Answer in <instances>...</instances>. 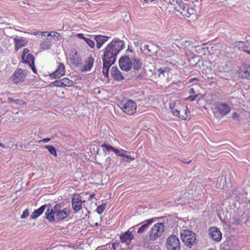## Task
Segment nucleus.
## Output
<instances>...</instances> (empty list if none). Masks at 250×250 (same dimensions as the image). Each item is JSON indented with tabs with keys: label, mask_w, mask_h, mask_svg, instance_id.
I'll use <instances>...</instances> for the list:
<instances>
[{
	"label": "nucleus",
	"mask_w": 250,
	"mask_h": 250,
	"mask_svg": "<svg viewBox=\"0 0 250 250\" xmlns=\"http://www.w3.org/2000/svg\"><path fill=\"white\" fill-rule=\"evenodd\" d=\"M8 100L10 101V102H14L15 100L13 99L12 98H8Z\"/></svg>",
	"instance_id": "56"
},
{
	"label": "nucleus",
	"mask_w": 250,
	"mask_h": 250,
	"mask_svg": "<svg viewBox=\"0 0 250 250\" xmlns=\"http://www.w3.org/2000/svg\"><path fill=\"white\" fill-rule=\"evenodd\" d=\"M236 46L240 50H243L249 54L250 53V43L241 41L236 43Z\"/></svg>",
	"instance_id": "19"
},
{
	"label": "nucleus",
	"mask_w": 250,
	"mask_h": 250,
	"mask_svg": "<svg viewBox=\"0 0 250 250\" xmlns=\"http://www.w3.org/2000/svg\"><path fill=\"white\" fill-rule=\"evenodd\" d=\"M174 46L172 45L171 46L166 48L164 50V56L165 57H170L174 55V51L173 48Z\"/></svg>",
	"instance_id": "30"
},
{
	"label": "nucleus",
	"mask_w": 250,
	"mask_h": 250,
	"mask_svg": "<svg viewBox=\"0 0 250 250\" xmlns=\"http://www.w3.org/2000/svg\"><path fill=\"white\" fill-rule=\"evenodd\" d=\"M113 152L114 153L118 156H121L123 157V160L124 161L128 162L129 161L126 160L125 159V158H131V156L127 155L125 154L124 152H128V151H125L123 149H121V150H119L118 149L114 148L113 150Z\"/></svg>",
	"instance_id": "27"
},
{
	"label": "nucleus",
	"mask_w": 250,
	"mask_h": 250,
	"mask_svg": "<svg viewBox=\"0 0 250 250\" xmlns=\"http://www.w3.org/2000/svg\"><path fill=\"white\" fill-rule=\"evenodd\" d=\"M85 42L91 48H93L94 47L95 45L94 41L90 39L88 37L87 38Z\"/></svg>",
	"instance_id": "35"
},
{
	"label": "nucleus",
	"mask_w": 250,
	"mask_h": 250,
	"mask_svg": "<svg viewBox=\"0 0 250 250\" xmlns=\"http://www.w3.org/2000/svg\"><path fill=\"white\" fill-rule=\"evenodd\" d=\"M55 215L57 222H59L66 218L70 214V209L68 208H63L61 204H56L54 206Z\"/></svg>",
	"instance_id": "6"
},
{
	"label": "nucleus",
	"mask_w": 250,
	"mask_h": 250,
	"mask_svg": "<svg viewBox=\"0 0 250 250\" xmlns=\"http://www.w3.org/2000/svg\"><path fill=\"white\" fill-rule=\"evenodd\" d=\"M51 45V40L49 38H46L42 42L40 46L41 49L46 50L49 49Z\"/></svg>",
	"instance_id": "28"
},
{
	"label": "nucleus",
	"mask_w": 250,
	"mask_h": 250,
	"mask_svg": "<svg viewBox=\"0 0 250 250\" xmlns=\"http://www.w3.org/2000/svg\"><path fill=\"white\" fill-rule=\"evenodd\" d=\"M165 225L162 223H157L154 224L148 232L149 240L155 241L161 238L164 232Z\"/></svg>",
	"instance_id": "3"
},
{
	"label": "nucleus",
	"mask_w": 250,
	"mask_h": 250,
	"mask_svg": "<svg viewBox=\"0 0 250 250\" xmlns=\"http://www.w3.org/2000/svg\"><path fill=\"white\" fill-rule=\"evenodd\" d=\"M94 195H95L94 194H90L89 197L88 198V199L90 200L91 199H92V198H93L94 197Z\"/></svg>",
	"instance_id": "55"
},
{
	"label": "nucleus",
	"mask_w": 250,
	"mask_h": 250,
	"mask_svg": "<svg viewBox=\"0 0 250 250\" xmlns=\"http://www.w3.org/2000/svg\"><path fill=\"white\" fill-rule=\"evenodd\" d=\"M0 147L4 148H11V147H10L8 145H5L1 143H0Z\"/></svg>",
	"instance_id": "46"
},
{
	"label": "nucleus",
	"mask_w": 250,
	"mask_h": 250,
	"mask_svg": "<svg viewBox=\"0 0 250 250\" xmlns=\"http://www.w3.org/2000/svg\"><path fill=\"white\" fill-rule=\"evenodd\" d=\"M185 115H182L181 116H180V117H179L182 120H186L188 116L189 112L188 111V107H186V110H185Z\"/></svg>",
	"instance_id": "38"
},
{
	"label": "nucleus",
	"mask_w": 250,
	"mask_h": 250,
	"mask_svg": "<svg viewBox=\"0 0 250 250\" xmlns=\"http://www.w3.org/2000/svg\"><path fill=\"white\" fill-rule=\"evenodd\" d=\"M21 59L23 63H27L28 65L34 63V57L29 53V50L27 48L23 49L21 55Z\"/></svg>",
	"instance_id": "13"
},
{
	"label": "nucleus",
	"mask_w": 250,
	"mask_h": 250,
	"mask_svg": "<svg viewBox=\"0 0 250 250\" xmlns=\"http://www.w3.org/2000/svg\"><path fill=\"white\" fill-rule=\"evenodd\" d=\"M198 94H196L193 96H189L187 98H186L185 99V101H193L195 100V99L198 97Z\"/></svg>",
	"instance_id": "39"
},
{
	"label": "nucleus",
	"mask_w": 250,
	"mask_h": 250,
	"mask_svg": "<svg viewBox=\"0 0 250 250\" xmlns=\"http://www.w3.org/2000/svg\"><path fill=\"white\" fill-rule=\"evenodd\" d=\"M195 80H196V78H193V79H191V80L190 81V82H191V81H192L193 80V81H195Z\"/></svg>",
	"instance_id": "58"
},
{
	"label": "nucleus",
	"mask_w": 250,
	"mask_h": 250,
	"mask_svg": "<svg viewBox=\"0 0 250 250\" xmlns=\"http://www.w3.org/2000/svg\"><path fill=\"white\" fill-rule=\"evenodd\" d=\"M210 237L216 242H219L222 239V233L220 230L216 227H212L209 229Z\"/></svg>",
	"instance_id": "15"
},
{
	"label": "nucleus",
	"mask_w": 250,
	"mask_h": 250,
	"mask_svg": "<svg viewBox=\"0 0 250 250\" xmlns=\"http://www.w3.org/2000/svg\"><path fill=\"white\" fill-rule=\"evenodd\" d=\"M120 68L125 71L130 70L132 67L131 57L125 56L122 57L119 61Z\"/></svg>",
	"instance_id": "10"
},
{
	"label": "nucleus",
	"mask_w": 250,
	"mask_h": 250,
	"mask_svg": "<svg viewBox=\"0 0 250 250\" xmlns=\"http://www.w3.org/2000/svg\"><path fill=\"white\" fill-rule=\"evenodd\" d=\"M77 36L80 39H83V40L84 41H85L86 39H87V38L89 36V35H87V37H85L83 35V34L82 33H78L77 35Z\"/></svg>",
	"instance_id": "42"
},
{
	"label": "nucleus",
	"mask_w": 250,
	"mask_h": 250,
	"mask_svg": "<svg viewBox=\"0 0 250 250\" xmlns=\"http://www.w3.org/2000/svg\"><path fill=\"white\" fill-rule=\"evenodd\" d=\"M191 160L186 161L185 159L182 160V162L184 163L189 164L191 162Z\"/></svg>",
	"instance_id": "50"
},
{
	"label": "nucleus",
	"mask_w": 250,
	"mask_h": 250,
	"mask_svg": "<svg viewBox=\"0 0 250 250\" xmlns=\"http://www.w3.org/2000/svg\"><path fill=\"white\" fill-rule=\"evenodd\" d=\"M43 147L47 149L49 153L53 156L55 157L57 156L56 149L53 146L45 145Z\"/></svg>",
	"instance_id": "32"
},
{
	"label": "nucleus",
	"mask_w": 250,
	"mask_h": 250,
	"mask_svg": "<svg viewBox=\"0 0 250 250\" xmlns=\"http://www.w3.org/2000/svg\"><path fill=\"white\" fill-rule=\"evenodd\" d=\"M134 229V226L130 228L127 231L120 235V239L121 243H125L127 245L130 244L131 241L134 237V234L132 233Z\"/></svg>",
	"instance_id": "9"
},
{
	"label": "nucleus",
	"mask_w": 250,
	"mask_h": 250,
	"mask_svg": "<svg viewBox=\"0 0 250 250\" xmlns=\"http://www.w3.org/2000/svg\"><path fill=\"white\" fill-rule=\"evenodd\" d=\"M153 221L154 220L153 219H149L142 222V224L141 226V227L139 228L137 231V233L139 234H141L144 232L148 228V226L150 224H151L153 222Z\"/></svg>",
	"instance_id": "22"
},
{
	"label": "nucleus",
	"mask_w": 250,
	"mask_h": 250,
	"mask_svg": "<svg viewBox=\"0 0 250 250\" xmlns=\"http://www.w3.org/2000/svg\"><path fill=\"white\" fill-rule=\"evenodd\" d=\"M109 37L103 35H97L94 36V40L97 43V47L98 49L101 48L104 43L109 38Z\"/></svg>",
	"instance_id": "20"
},
{
	"label": "nucleus",
	"mask_w": 250,
	"mask_h": 250,
	"mask_svg": "<svg viewBox=\"0 0 250 250\" xmlns=\"http://www.w3.org/2000/svg\"><path fill=\"white\" fill-rule=\"evenodd\" d=\"M239 74L243 78L250 79V65L247 64H244L240 69Z\"/></svg>",
	"instance_id": "21"
},
{
	"label": "nucleus",
	"mask_w": 250,
	"mask_h": 250,
	"mask_svg": "<svg viewBox=\"0 0 250 250\" xmlns=\"http://www.w3.org/2000/svg\"><path fill=\"white\" fill-rule=\"evenodd\" d=\"M125 160H126L129 161L128 162H130L131 161H133V160H135V158L132 157L131 156V158H125Z\"/></svg>",
	"instance_id": "49"
},
{
	"label": "nucleus",
	"mask_w": 250,
	"mask_h": 250,
	"mask_svg": "<svg viewBox=\"0 0 250 250\" xmlns=\"http://www.w3.org/2000/svg\"><path fill=\"white\" fill-rule=\"evenodd\" d=\"M166 68H160L158 70V77H160L161 74L164 75V73L166 71Z\"/></svg>",
	"instance_id": "41"
},
{
	"label": "nucleus",
	"mask_w": 250,
	"mask_h": 250,
	"mask_svg": "<svg viewBox=\"0 0 250 250\" xmlns=\"http://www.w3.org/2000/svg\"><path fill=\"white\" fill-rule=\"evenodd\" d=\"M65 73V66L62 62H57V67L56 70L50 74L51 79H55L63 76Z\"/></svg>",
	"instance_id": "12"
},
{
	"label": "nucleus",
	"mask_w": 250,
	"mask_h": 250,
	"mask_svg": "<svg viewBox=\"0 0 250 250\" xmlns=\"http://www.w3.org/2000/svg\"><path fill=\"white\" fill-rule=\"evenodd\" d=\"M110 161H111V159H110V158L109 157H107L106 159L105 162L108 165L110 164Z\"/></svg>",
	"instance_id": "48"
},
{
	"label": "nucleus",
	"mask_w": 250,
	"mask_h": 250,
	"mask_svg": "<svg viewBox=\"0 0 250 250\" xmlns=\"http://www.w3.org/2000/svg\"><path fill=\"white\" fill-rule=\"evenodd\" d=\"M102 147L104 148L106 151H113L114 149V147L110 145H107V144H103L102 145Z\"/></svg>",
	"instance_id": "37"
},
{
	"label": "nucleus",
	"mask_w": 250,
	"mask_h": 250,
	"mask_svg": "<svg viewBox=\"0 0 250 250\" xmlns=\"http://www.w3.org/2000/svg\"><path fill=\"white\" fill-rule=\"evenodd\" d=\"M94 61L93 57L89 56L84 61V64L81 68V71L86 72L90 70L93 65Z\"/></svg>",
	"instance_id": "18"
},
{
	"label": "nucleus",
	"mask_w": 250,
	"mask_h": 250,
	"mask_svg": "<svg viewBox=\"0 0 250 250\" xmlns=\"http://www.w3.org/2000/svg\"><path fill=\"white\" fill-rule=\"evenodd\" d=\"M118 106L123 112L129 115H134L136 112L137 104L131 100L120 101Z\"/></svg>",
	"instance_id": "2"
},
{
	"label": "nucleus",
	"mask_w": 250,
	"mask_h": 250,
	"mask_svg": "<svg viewBox=\"0 0 250 250\" xmlns=\"http://www.w3.org/2000/svg\"><path fill=\"white\" fill-rule=\"evenodd\" d=\"M14 102L17 104H25V103L23 102L21 100H15L14 101Z\"/></svg>",
	"instance_id": "45"
},
{
	"label": "nucleus",
	"mask_w": 250,
	"mask_h": 250,
	"mask_svg": "<svg viewBox=\"0 0 250 250\" xmlns=\"http://www.w3.org/2000/svg\"><path fill=\"white\" fill-rule=\"evenodd\" d=\"M110 74L113 79L116 81H122L124 79L123 75L116 67L113 66L111 68Z\"/></svg>",
	"instance_id": "16"
},
{
	"label": "nucleus",
	"mask_w": 250,
	"mask_h": 250,
	"mask_svg": "<svg viewBox=\"0 0 250 250\" xmlns=\"http://www.w3.org/2000/svg\"><path fill=\"white\" fill-rule=\"evenodd\" d=\"M28 65L30 67V68H31L33 73L35 74H36L37 72V70L36 69L35 66L34 65V63L33 64H30Z\"/></svg>",
	"instance_id": "44"
},
{
	"label": "nucleus",
	"mask_w": 250,
	"mask_h": 250,
	"mask_svg": "<svg viewBox=\"0 0 250 250\" xmlns=\"http://www.w3.org/2000/svg\"><path fill=\"white\" fill-rule=\"evenodd\" d=\"M45 218L51 222L56 221V215H55V209L53 208H47L45 212Z\"/></svg>",
	"instance_id": "24"
},
{
	"label": "nucleus",
	"mask_w": 250,
	"mask_h": 250,
	"mask_svg": "<svg viewBox=\"0 0 250 250\" xmlns=\"http://www.w3.org/2000/svg\"><path fill=\"white\" fill-rule=\"evenodd\" d=\"M180 237L181 240L185 245L190 248L193 245L195 244V234L189 230H182L180 232Z\"/></svg>",
	"instance_id": "5"
},
{
	"label": "nucleus",
	"mask_w": 250,
	"mask_h": 250,
	"mask_svg": "<svg viewBox=\"0 0 250 250\" xmlns=\"http://www.w3.org/2000/svg\"><path fill=\"white\" fill-rule=\"evenodd\" d=\"M127 52H132V50L131 49H128L127 50Z\"/></svg>",
	"instance_id": "57"
},
{
	"label": "nucleus",
	"mask_w": 250,
	"mask_h": 250,
	"mask_svg": "<svg viewBox=\"0 0 250 250\" xmlns=\"http://www.w3.org/2000/svg\"><path fill=\"white\" fill-rule=\"evenodd\" d=\"M167 250H181L180 243L178 237L174 235H170L166 241Z\"/></svg>",
	"instance_id": "8"
},
{
	"label": "nucleus",
	"mask_w": 250,
	"mask_h": 250,
	"mask_svg": "<svg viewBox=\"0 0 250 250\" xmlns=\"http://www.w3.org/2000/svg\"><path fill=\"white\" fill-rule=\"evenodd\" d=\"M113 64L110 62H103V73L106 78L109 76V69Z\"/></svg>",
	"instance_id": "29"
},
{
	"label": "nucleus",
	"mask_w": 250,
	"mask_h": 250,
	"mask_svg": "<svg viewBox=\"0 0 250 250\" xmlns=\"http://www.w3.org/2000/svg\"><path fill=\"white\" fill-rule=\"evenodd\" d=\"M27 71L25 69H17L11 77L12 82L18 84L23 82L26 79Z\"/></svg>",
	"instance_id": "7"
},
{
	"label": "nucleus",
	"mask_w": 250,
	"mask_h": 250,
	"mask_svg": "<svg viewBox=\"0 0 250 250\" xmlns=\"http://www.w3.org/2000/svg\"><path fill=\"white\" fill-rule=\"evenodd\" d=\"M175 103L174 102H171L169 103V107L173 115L175 116L180 117V111L175 108Z\"/></svg>",
	"instance_id": "31"
},
{
	"label": "nucleus",
	"mask_w": 250,
	"mask_h": 250,
	"mask_svg": "<svg viewBox=\"0 0 250 250\" xmlns=\"http://www.w3.org/2000/svg\"><path fill=\"white\" fill-rule=\"evenodd\" d=\"M48 32H41V35L45 36L46 34H48Z\"/></svg>",
	"instance_id": "52"
},
{
	"label": "nucleus",
	"mask_w": 250,
	"mask_h": 250,
	"mask_svg": "<svg viewBox=\"0 0 250 250\" xmlns=\"http://www.w3.org/2000/svg\"><path fill=\"white\" fill-rule=\"evenodd\" d=\"M105 205H104V204H103V205H101L99 206L97 208L96 211H97V212L99 214H101L102 212H103V211H104V210L105 209Z\"/></svg>",
	"instance_id": "36"
},
{
	"label": "nucleus",
	"mask_w": 250,
	"mask_h": 250,
	"mask_svg": "<svg viewBox=\"0 0 250 250\" xmlns=\"http://www.w3.org/2000/svg\"><path fill=\"white\" fill-rule=\"evenodd\" d=\"M34 34L35 35H41V31H36L34 33Z\"/></svg>",
	"instance_id": "54"
},
{
	"label": "nucleus",
	"mask_w": 250,
	"mask_h": 250,
	"mask_svg": "<svg viewBox=\"0 0 250 250\" xmlns=\"http://www.w3.org/2000/svg\"><path fill=\"white\" fill-rule=\"evenodd\" d=\"M132 66L135 70H140L142 67V63L140 59L135 56H131Z\"/></svg>",
	"instance_id": "26"
},
{
	"label": "nucleus",
	"mask_w": 250,
	"mask_h": 250,
	"mask_svg": "<svg viewBox=\"0 0 250 250\" xmlns=\"http://www.w3.org/2000/svg\"><path fill=\"white\" fill-rule=\"evenodd\" d=\"M188 92L190 94H194L195 93V91L193 88H191L189 89Z\"/></svg>",
	"instance_id": "47"
},
{
	"label": "nucleus",
	"mask_w": 250,
	"mask_h": 250,
	"mask_svg": "<svg viewBox=\"0 0 250 250\" xmlns=\"http://www.w3.org/2000/svg\"><path fill=\"white\" fill-rule=\"evenodd\" d=\"M217 108L220 114L225 116L228 114L231 110L230 107L226 103H219Z\"/></svg>",
	"instance_id": "17"
},
{
	"label": "nucleus",
	"mask_w": 250,
	"mask_h": 250,
	"mask_svg": "<svg viewBox=\"0 0 250 250\" xmlns=\"http://www.w3.org/2000/svg\"><path fill=\"white\" fill-rule=\"evenodd\" d=\"M195 80H196V78H193V79H191V80L190 81V82H191V81H192L193 80V81H195Z\"/></svg>",
	"instance_id": "59"
},
{
	"label": "nucleus",
	"mask_w": 250,
	"mask_h": 250,
	"mask_svg": "<svg viewBox=\"0 0 250 250\" xmlns=\"http://www.w3.org/2000/svg\"><path fill=\"white\" fill-rule=\"evenodd\" d=\"M174 8L176 11L180 12L183 16L187 18L195 14V10L192 8H189L188 5L181 0H177L176 1Z\"/></svg>",
	"instance_id": "4"
},
{
	"label": "nucleus",
	"mask_w": 250,
	"mask_h": 250,
	"mask_svg": "<svg viewBox=\"0 0 250 250\" xmlns=\"http://www.w3.org/2000/svg\"><path fill=\"white\" fill-rule=\"evenodd\" d=\"M15 44V49L18 51L22 47L25 46L27 44V41L22 38H15L14 39Z\"/></svg>",
	"instance_id": "23"
},
{
	"label": "nucleus",
	"mask_w": 250,
	"mask_h": 250,
	"mask_svg": "<svg viewBox=\"0 0 250 250\" xmlns=\"http://www.w3.org/2000/svg\"><path fill=\"white\" fill-rule=\"evenodd\" d=\"M123 42L118 39H114L104 49L103 56V62L114 63L116 60L117 54L124 48Z\"/></svg>",
	"instance_id": "1"
},
{
	"label": "nucleus",
	"mask_w": 250,
	"mask_h": 250,
	"mask_svg": "<svg viewBox=\"0 0 250 250\" xmlns=\"http://www.w3.org/2000/svg\"><path fill=\"white\" fill-rule=\"evenodd\" d=\"M46 208V205H44L43 206H42L40 208H39L38 209L34 210L32 214L30 215V217L32 219H36L38 217H39L44 211L45 209Z\"/></svg>",
	"instance_id": "25"
},
{
	"label": "nucleus",
	"mask_w": 250,
	"mask_h": 250,
	"mask_svg": "<svg viewBox=\"0 0 250 250\" xmlns=\"http://www.w3.org/2000/svg\"><path fill=\"white\" fill-rule=\"evenodd\" d=\"M77 56V52H75L74 55L71 58L72 63L76 65H78L81 62V58Z\"/></svg>",
	"instance_id": "34"
},
{
	"label": "nucleus",
	"mask_w": 250,
	"mask_h": 250,
	"mask_svg": "<svg viewBox=\"0 0 250 250\" xmlns=\"http://www.w3.org/2000/svg\"><path fill=\"white\" fill-rule=\"evenodd\" d=\"M84 202V200H82V198L80 196L78 195H74L71 200L72 208L74 211L75 212H79L82 208L83 203Z\"/></svg>",
	"instance_id": "11"
},
{
	"label": "nucleus",
	"mask_w": 250,
	"mask_h": 250,
	"mask_svg": "<svg viewBox=\"0 0 250 250\" xmlns=\"http://www.w3.org/2000/svg\"><path fill=\"white\" fill-rule=\"evenodd\" d=\"M29 210L28 209H26L24 210H23L22 214L21 216V218H25L29 216Z\"/></svg>",
	"instance_id": "40"
},
{
	"label": "nucleus",
	"mask_w": 250,
	"mask_h": 250,
	"mask_svg": "<svg viewBox=\"0 0 250 250\" xmlns=\"http://www.w3.org/2000/svg\"><path fill=\"white\" fill-rule=\"evenodd\" d=\"M50 140H51V138H46L43 139L42 140H40L38 141V142L39 143H47L49 141H50Z\"/></svg>",
	"instance_id": "43"
},
{
	"label": "nucleus",
	"mask_w": 250,
	"mask_h": 250,
	"mask_svg": "<svg viewBox=\"0 0 250 250\" xmlns=\"http://www.w3.org/2000/svg\"><path fill=\"white\" fill-rule=\"evenodd\" d=\"M53 83L55 86L61 87H71L74 84V82L67 78H63L60 80H56Z\"/></svg>",
	"instance_id": "14"
},
{
	"label": "nucleus",
	"mask_w": 250,
	"mask_h": 250,
	"mask_svg": "<svg viewBox=\"0 0 250 250\" xmlns=\"http://www.w3.org/2000/svg\"><path fill=\"white\" fill-rule=\"evenodd\" d=\"M147 49L148 51H150V49H149V46L147 45H146L144 46V50Z\"/></svg>",
	"instance_id": "53"
},
{
	"label": "nucleus",
	"mask_w": 250,
	"mask_h": 250,
	"mask_svg": "<svg viewBox=\"0 0 250 250\" xmlns=\"http://www.w3.org/2000/svg\"><path fill=\"white\" fill-rule=\"evenodd\" d=\"M232 118L233 119H237L238 118V115L236 113H234L232 115Z\"/></svg>",
	"instance_id": "51"
},
{
	"label": "nucleus",
	"mask_w": 250,
	"mask_h": 250,
	"mask_svg": "<svg viewBox=\"0 0 250 250\" xmlns=\"http://www.w3.org/2000/svg\"><path fill=\"white\" fill-rule=\"evenodd\" d=\"M47 36V37H52L53 38V40L55 41L61 40V36L60 34L58 32H49Z\"/></svg>",
	"instance_id": "33"
}]
</instances>
